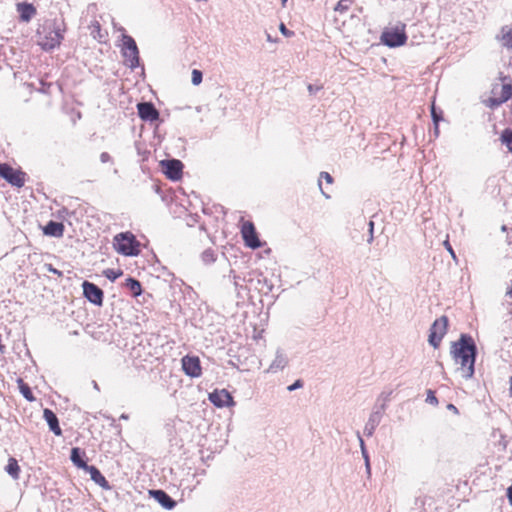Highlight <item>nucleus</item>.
<instances>
[{
	"label": "nucleus",
	"mask_w": 512,
	"mask_h": 512,
	"mask_svg": "<svg viewBox=\"0 0 512 512\" xmlns=\"http://www.w3.org/2000/svg\"><path fill=\"white\" fill-rule=\"evenodd\" d=\"M497 38L503 47L512 50V25L503 26Z\"/></svg>",
	"instance_id": "nucleus-19"
},
{
	"label": "nucleus",
	"mask_w": 512,
	"mask_h": 512,
	"mask_svg": "<svg viewBox=\"0 0 512 512\" xmlns=\"http://www.w3.org/2000/svg\"><path fill=\"white\" fill-rule=\"evenodd\" d=\"M500 141L512 153V129H504L500 135Z\"/></svg>",
	"instance_id": "nucleus-25"
},
{
	"label": "nucleus",
	"mask_w": 512,
	"mask_h": 512,
	"mask_svg": "<svg viewBox=\"0 0 512 512\" xmlns=\"http://www.w3.org/2000/svg\"><path fill=\"white\" fill-rule=\"evenodd\" d=\"M431 115H432L434 123L437 124L440 121L441 118L438 115V113H436L434 102L432 103V106H431Z\"/></svg>",
	"instance_id": "nucleus-34"
},
{
	"label": "nucleus",
	"mask_w": 512,
	"mask_h": 512,
	"mask_svg": "<svg viewBox=\"0 0 512 512\" xmlns=\"http://www.w3.org/2000/svg\"><path fill=\"white\" fill-rule=\"evenodd\" d=\"M85 455V452H81V450L78 447H75L71 450V461L75 466L81 469L87 468V463L84 461L83 456Z\"/></svg>",
	"instance_id": "nucleus-22"
},
{
	"label": "nucleus",
	"mask_w": 512,
	"mask_h": 512,
	"mask_svg": "<svg viewBox=\"0 0 512 512\" xmlns=\"http://www.w3.org/2000/svg\"><path fill=\"white\" fill-rule=\"evenodd\" d=\"M303 386V382L301 380H296L292 385L288 386L289 391H293L295 389L301 388Z\"/></svg>",
	"instance_id": "nucleus-36"
},
{
	"label": "nucleus",
	"mask_w": 512,
	"mask_h": 512,
	"mask_svg": "<svg viewBox=\"0 0 512 512\" xmlns=\"http://www.w3.org/2000/svg\"><path fill=\"white\" fill-rule=\"evenodd\" d=\"M507 497H508L509 503L512 505V485L510 487H508V489H507Z\"/></svg>",
	"instance_id": "nucleus-40"
},
{
	"label": "nucleus",
	"mask_w": 512,
	"mask_h": 512,
	"mask_svg": "<svg viewBox=\"0 0 512 512\" xmlns=\"http://www.w3.org/2000/svg\"><path fill=\"white\" fill-rule=\"evenodd\" d=\"M447 409L452 411L454 414L458 415L459 414V410L457 409V407L453 404H448L447 405Z\"/></svg>",
	"instance_id": "nucleus-39"
},
{
	"label": "nucleus",
	"mask_w": 512,
	"mask_h": 512,
	"mask_svg": "<svg viewBox=\"0 0 512 512\" xmlns=\"http://www.w3.org/2000/svg\"><path fill=\"white\" fill-rule=\"evenodd\" d=\"M506 295H507V296H511V295H512V278H511V283H510V285L507 287Z\"/></svg>",
	"instance_id": "nucleus-41"
},
{
	"label": "nucleus",
	"mask_w": 512,
	"mask_h": 512,
	"mask_svg": "<svg viewBox=\"0 0 512 512\" xmlns=\"http://www.w3.org/2000/svg\"><path fill=\"white\" fill-rule=\"evenodd\" d=\"M163 172L170 180L176 181L182 177L183 164L180 160L172 159L161 162Z\"/></svg>",
	"instance_id": "nucleus-11"
},
{
	"label": "nucleus",
	"mask_w": 512,
	"mask_h": 512,
	"mask_svg": "<svg viewBox=\"0 0 512 512\" xmlns=\"http://www.w3.org/2000/svg\"><path fill=\"white\" fill-rule=\"evenodd\" d=\"M43 416H44V419L46 420V422L48 423L50 430L55 435L60 436L62 434V430L59 426V422H58V418H57L56 414L52 410L46 408V409H44Z\"/></svg>",
	"instance_id": "nucleus-16"
},
{
	"label": "nucleus",
	"mask_w": 512,
	"mask_h": 512,
	"mask_svg": "<svg viewBox=\"0 0 512 512\" xmlns=\"http://www.w3.org/2000/svg\"><path fill=\"white\" fill-rule=\"evenodd\" d=\"M85 471H87L90 474L91 479L96 484H98L100 487H102L104 489L110 488L108 481L102 475V473L100 472V470L97 467L88 465L87 468L85 469Z\"/></svg>",
	"instance_id": "nucleus-17"
},
{
	"label": "nucleus",
	"mask_w": 512,
	"mask_h": 512,
	"mask_svg": "<svg viewBox=\"0 0 512 512\" xmlns=\"http://www.w3.org/2000/svg\"><path fill=\"white\" fill-rule=\"evenodd\" d=\"M451 355L456 364L460 365L462 376L469 379L474 374L476 346L471 336L462 334L458 341L451 345Z\"/></svg>",
	"instance_id": "nucleus-1"
},
{
	"label": "nucleus",
	"mask_w": 512,
	"mask_h": 512,
	"mask_svg": "<svg viewBox=\"0 0 512 512\" xmlns=\"http://www.w3.org/2000/svg\"><path fill=\"white\" fill-rule=\"evenodd\" d=\"M240 233L245 246L251 249H258L262 247L263 244L259 239L255 225L252 221L244 220V218H241Z\"/></svg>",
	"instance_id": "nucleus-6"
},
{
	"label": "nucleus",
	"mask_w": 512,
	"mask_h": 512,
	"mask_svg": "<svg viewBox=\"0 0 512 512\" xmlns=\"http://www.w3.org/2000/svg\"><path fill=\"white\" fill-rule=\"evenodd\" d=\"M181 362L182 369L186 375L196 378L202 374L199 357L187 355L182 358Z\"/></svg>",
	"instance_id": "nucleus-12"
},
{
	"label": "nucleus",
	"mask_w": 512,
	"mask_h": 512,
	"mask_svg": "<svg viewBox=\"0 0 512 512\" xmlns=\"http://www.w3.org/2000/svg\"><path fill=\"white\" fill-rule=\"evenodd\" d=\"M353 2V0H339L334 10L340 14H343L350 9Z\"/></svg>",
	"instance_id": "nucleus-27"
},
{
	"label": "nucleus",
	"mask_w": 512,
	"mask_h": 512,
	"mask_svg": "<svg viewBox=\"0 0 512 512\" xmlns=\"http://www.w3.org/2000/svg\"><path fill=\"white\" fill-rule=\"evenodd\" d=\"M6 472L12 476L13 479H18L20 475V466L15 458L11 457L5 467Z\"/></svg>",
	"instance_id": "nucleus-23"
},
{
	"label": "nucleus",
	"mask_w": 512,
	"mask_h": 512,
	"mask_svg": "<svg viewBox=\"0 0 512 512\" xmlns=\"http://www.w3.org/2000/svg\"><path fill=\"white\" fill-rule=\"evenodd\" d=\"M65 227L61 222L49 221L43 227V233L47 236L60 238L64 234Z\"/></svg>",
	"instance_id": "nucleus-15"
},
{
	"label": "nucleus",
	"mask_w": 512,
	"mask_h": 512,
	"mask_svg": "<svg viewBox=\"0 0 512 512\" xmlns=\"http://www.w3.org/2000/svg\"><path fill=\"white\" fill-rule=\"evenodd\" d=\"M322 193L325 195V197L329 198V195L327 193H325L323 190H322Z\"/></svg>",
	"instance_id": "nucleus-42"
},
{
	"label": "nucleus",
	"mask_w": 512,
	"mask_h": 512,
	"mask_svg": "<svg viewBox=\"0 0 512 512\" xmlns=\"http://www.w3.org/2000/svg\"><path fill=\"white\" fill-rule=\"evenodd\" d=\"M202 82V72L200 70L194 69L192 71V83L194 85H199Z\"/></svg>",
	"instance_id": "nucleus-30"
},
{
	"label": "nucleus",
	"mask_w": 512,
	"mask_h": 512,
	"mask_svg": "<svg viewBox=\"0 0 512 512\" xmlns=\"http://www.w3.org/2000/svg\"><path fill=\"white\" fill-rule=\"evenodd\" d=\"M122 54L124 63L130 68H136L139 65V51L135 40L128 35L123 37Z\"/></svg>",
	"instance_id": "nucleus-8"
},
{
	"label": "nucleus",
	"mask_w": 512,
	"mask_h": 512,
	"mask_svg": "<svg viewBox=\"0 0 512 512\" xmlns=\"http://www.w3.org/2000/svg\"><path fill=\"white\" fill-rule=\"evenodd\" d=\"M114 250L123 256H138L141 253V243L132 232H121L113 238Z\"/></svg>",
	"instance_id": "nucleus-4"
},
{
	"label": "nucleus",
	"mask_w": 512,
	"mask_h": 512,
	"mask_svg": "<svg viewBox=\"0 0 512 512\" xmlns=\"http://www.w3.org/2000/svg\"><path fill=\"white\" fill-rule=\"evenodd\" d=\"M45 268L47 271L56 274L58 277H62V275H63L62 272L59 271L58 269L54 268L52 264H46Z\"/></svg>",
	"instance_id": "nucleus-35"
},
{
	"label": "nucleus",
	"mask_w": 512,
	"mask_h": 512,
	"mask_svg": "<svg viewBox=\"0 0 512 512\" xmlns=\"http://www.w3.org/2000/svg\"><path fill=\"white\" fill-rule=\"evenodd\" d=\"M17 11L19 12L20 19L23 22H28L36 14V9L29 3H18Z\"/></svg>",
	"instance_id": "nucleus-18"
},
{
	"label": "nucleus",
	"mask_w": 512,
	"mask_h": 512,
	"mask_svg": "<svg viewBox=\"0 0 512 512\" xmlns=\"http://www.w3.org/2000/svg\"><path fill=\"white\" fill-rule=\"evenodd\" d=\"M84 296L93 304L101 306L103 303V291L94 283L84 281L82 284Z\"/></svg>",
	"instance_id": "nucleus-13"
},
{
	"label": "nucleus",
	"mask_w": 512,
	"mask_h": 512,
	"mask_svg": "<svg viewBox=\"0 0 512 512\" xmlns=\"http://www.w3.org/2000/svg\"><path fill=\"white\" fill-rule=\"evenodd\" d=\"M323 86L322 85H313V84H309L307 86V89L309 91V93L311 95H314L316 94L318 91L322 90Z\"/></svg>",
	"instance_id": "nucleus-33"
},
{
	"label": "nucleus",
	"mask_w": 512,
	"mask_h": 512,
	"mask_svg": "<svg viewBox=\"0 0 512 512\" xmlns=\"http://www.w3.org/2000/svg\"><path fill=\"white\" fill-rule=\"evenodd\" d=\"M88 28H89L91 36L94 39H97L99 42H102L105 40V38L107 36V32L102 30V27H101V24L99 23V21H97V20L92 21Z\"/></svg>",
	"instance_id": "nucleus-21"
},
{
	"label": "nucleus",
	"mask_w": 512,
	"mask_h": 512,
	"mask_svg": "<svg viewBox=\"0 0 512 512\" xmlns=\"http://www.w3.org/2000/svg\"><path fill=\"white\" fill-rule=\"evenodd\" d=\"M209 400L218 408L234 406L233 397L226 389H215L209 394Z\"/></svg>",
	"instance_id": "nucleus-10"
},
{
	"label": "nucleus",
	"mask_w": 512,
	"mask_h": 512,
	"mask_svg": "<svg viewBox=\"0 0 512 512\" xmlns=\"http://www.w3.org/2000/svg\"><path fill=\"white\" fill-rule=\"evenodd\" d=\"M381 41L389 47H399L404 45L407 41L405 25L403 24L401 26L386 29L381 34Z\"/></svg>",
	"instance_id": "nucleus-7"
},
{
	"label": "nucleus",
	"mask_w": 512,
	"mask_h": 512,
	"mask_svg": "<svg viewBox=\"0 0 512 512\" xmlns=\"http://www.w3.org/2000/svg\"><path fill=\"white\" fill-rule=\"evenodd\" d=\"M426 402L431 404V405H438V399L435 395V392L433 390H428L427 391V397H426Z\"/></svg>",
	"instance_id": "nucleus-31"
},
{
	"label": "nucleus",
	"mask_w": 512,
	"mask_h": 512,
	"mask_svg": "<svg viewBox=\"0 0 512 512\" xmlns=\"http://www.w3.org/2000/svg\"><path fill=\"white\" fill-rule=\"evenodd\" d=\"M100 160L103 163H107V162H110L112 160V158H111L109 153L102 152L101 155H100Z\"/></svg>",
	"instance_id": "nucleus-37"
},
{
	"label": "nucleus",
	"mask_w": 512,
	"mask_h": 512,
	"mask_svg": "<svg viewBox=\"0 0 512 512\" xmlns=\"http://www.w3.org/2000/svg\"><path fill=\"white\" fill-rule=\"evenodd\" d=\"M18 387H19V390L21 392V394L23 395V397L32 402L35 400V397L31 391V388L29 387V385L27 383H25L23 381V379H18Z\"/></svg>",
	"instance_id": "nucleus-24"
},
{
	"label": "nucleus",
	"mask_w": 512,
	"mask_h": 512,
	"mask_svg": "<svg viewBox=\"0 0 512 512\" xmlns=\"http://www.w3.org/2000/svg\"><path fill=\"white\" fill-rule=\"evenodd\" d=\"M153 496L166 509H172L176 505V502L162 490L154 491Z\"/></svg>",
	"instance_id": "nucleus-20"
},
{
	"label": "nucleus",
	"mask_w": 512,
	"mask_h": 512,
	"mask_svg": "<svg viewBox=\"0 0 512 512\" xmlns=\"http://www.w3.org/2000/svg\"><path fill=\"white\" fill-rule=\"evenodd\" d=\"M139 117L143 120H156L159 117L158 111L152 103L143 102L137 105Z\"/></svg>",
	"instance_id": "nucleus-14"
},
{
	"label": "nucleus",
	"mask_w": 512,
	"mask_h": 512,
	"mask_svg": "<svg viewBox=\"0 0 512 512\" xmlns=\"http://www.w3.org/2000/svg\"><path fill=\"white\" fill-rule=\"evenodd\" d=\"M444 245H445V247L447 248V250L450 252V254L452 255V257H453V258H455V253H454V251H453V249H452V247H451V245H450L449 241H445V242H444Z\"/></svg>",
	"instance_id": "nucleus-38"
},
{
	"label": "nucleus",
	"mask_w": 512,
	"mask_h": 512,
	"mask_svg": "<svg viewBox=\"0 0 512 512\" xmlns=\"http://www.w3.org/2000/svg\"><path fill=\"white\" fill-rule=\"evenodd\" d=\"M126 287L132 292L133 296L137 297L142 293V287L138 280L128 278L126 280Z\"/></svg>",
	"instance_id": "nucleus-26"
},
{
	"label": "nucleus",
	"mask_w": 512,
	"mask_h": 512,
	"mask_svg": "<svg viewBox=\"0 0 512 512\" xmlns=\"http://www.w3.org/2000/svg\"><path fill=\"white\" fill-rule=\"evenodd\" d=\"M104 275L110 279L111 281H115L117 278H119L120 276H122L123 274V271L118 269V270H114V269H107L105 270L104 272Z\"/></svg>",
	"instance_id": "nucleus-28"
},
{
	"label": "nucleus",
	"mask_w": 512,
	"mask_h": 512,
	"mask_svg": "<svg viewBox=\"0 0 512 512\" xmlns=\"http://www.w3.org/2000/svg\"><path fill=\"white\" fill-rule=\"evenodd\" d=\"M512 97V79L500 73L492 83L489 96L483 100L486 107L496 109Z\"/></svg>",
	"instance_id": "nucleus-2"
},
{
	"label": "nucleus",
	"mask_w": 512,
	"mask_h": 512,
	"mask_svg": "<svg viewBox=\"0 0 512 512\" xmlns=\"http://www.w3.org/2000/svg\"><path fill=\"white\" fill-rule=\"evenodd\" d=\"M287 0H282V5L285 6Z\"/></svg>",
	"instance_id": "nucleus-43"
},
{
	"label": "nucleus",
	"mask_w": 512,
	"mask_h": 512,
	"mask_svg": "<svg viewBox=\"0 0 512 512\" xmlns=\"http://www.w3.org/2000/svg\"><path fill=\"white\" fill-rule=\"evenodd\" d=\"M448 328V317L443 315L436 319L430 328L429 343L438 348Z\"/></svg>",
	"instance_id": "nucleus-9"
},
{
	"label": "nucleus",
	"mask_w": 512,
	"mask_h": 512,
	"mask_svg": "<svg viewBox=\"0 0 512 512\" xmlns=\"http://www.w3.org/2000/svg\"><path fill=\"white\" fill-rule=\"evenodd\" d=\"M325 181L327 184L331 185L333 183V178L328 172H321L319 178V186L322 189V181Z\"/></svg>",
	"instance_id": "nucleus-29"
},
{
	"label": "nucleus",
	"mask_w": 512,
	"mask_h": 512,
	"mask_svg": "<svg viewBox=\"0 0 512 512\" xmlns=\"http://www.w3.org/2000/svg\"><path fill=\"white\" fill-rule=\"evenodd\" d=\"M279 30H280V32H281L284 36H286V37H291V36H293V35H294V32H293V31H291V30H289V29H287V27L285 26V24H284V23H281V24H280V26H279Z\"/></svg>",
	"instance_id": "nucleus-32"
},
{
	"label": "nucleus",
	"mask_w": 512,
	"mask_h": 512,
	"mask_svg": "<svg viewBox=\"0 0 512 512\" xmlns=\"http://www.w3.org/2000/svg\"><path fill=\"white\" fill-rule=\"evenodd\" d=\"M0 177L11 186L18 189L24 187L28 180V175L20 167L14 168L8 163L0 164Z\"/></svg>",
	"instance_id": "nucleus-5"
},
{
	"label": "nucleus",
	"mask_w": 512,
	"mask_h": 512,
	"mask_svg": "<svg viewBox=\"0 0 512 512\" xmlns=\"http://www.w3.org/2000/svg\"><path fill=\"white\" fill-rule=\"evenodd\" d=\"M64 30L60 29L56 23L44 24L38 30V44L43 50L49 51L59 47L64 36Z\"/></svg>",
	"instance_id": "nucleus-3"
}]
</instances>
